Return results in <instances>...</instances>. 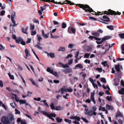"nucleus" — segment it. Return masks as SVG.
<instances>
[{
	"label": "nucleus",
	"instance_id": "obj_1",
	"mask_svg": "<svg viewBox=\"0 0 124 124\" xmlns=\"http://www.w3.org/2000/svg\"><path fill=\"white\" fill-rule=\"evenodd\" d=\"M85 108V111L86 112L85 113V115H87L88 116H91L93 115L96 116L97 114V113L96 111L97 108L95 106H94L92 107V110L89 111L88 109L87 108V106L85 105L83 106Z\"/></svg>",
	"mask_w": 124,
	"mask_h": 124
},
{
	"label": "nucleus",
	"instance_id": "obj_2",
	"mask_svg": "<svg viewBox=\"0 0 124 124\" xmlns=\"http://www.w3.org/2000/svg\"><path fill=\"white\" fill-rule=\"evenodd\" d=\"M79 6L80 8H83V9L86 11H87L90 12L91 11H93V10L92 8H91L88 5H79Z\"/></svg>",
	"mask_w": 124,
	"mask_h": 124
},
{
	"label": "nucleus",
	"instance_id": "obj_3",
	"mask_svg": "<svg viewBox=\"0 0 124 124\" xmlns=\"http://www.w3.org/2000/svg\"><path fill=\"white\" fill-rule=\"evenodd\" d=\"M108 11H105L104 12L105 14H107V15L110 14L112 15H120L121 14V13L118 12H116L112 11L110 9H109L108 10Z\"/></svg>",
	"mask_w": 124,
	"mask_h": 124
},
{
	"label": "nucleus",
	"instance_id": "obj_4",
	"mask_svg": "<svg viewBox=\"0 0 124 124\" xmlns=\"http://www.w3.org/2000/svg\"><path fill=\"white\" fill-rule=\"evenodd\" d=\"M1 121L3 124H10V123L8 118L5 116H3L2 117Z\"/></svg>",
	"mask_w": 124,
	"mask_h": 124
},
{
	"label": "nucleus",
	"instance_id": "obj_5",
	"mask_svg": "<svg viewBox=\"0 0 124 124\" xmlns=\"http://www.w3.org/2000/svg\"><path fill=\"white\" fill-rule=\"evenodd\" d=\"M46 71L47 72H49L50 73L54 75L55 76L58 77V75L57 72L54 71L50 68L48 67L47 68Z\"/></svg>",
	"mask_w": 124,
	"mask_h": 124
},
{
	"label": "nucleus",
	"instance_id": "obj_6",
	"mask_svg": "<svg viewBox=\"0 0 124 124\" xmlns=\"http://www.w3.org/2000/svg\"><path fill=\"white\" fill-rule=\"evenodd\" d=\"M15 12H14V14L12 15H11V21L12 22L14 23V24L13 25L12 24H10V27H15L17 25V24L16 23V22L14 20V17L15 16Z\"/></svg>",
	"mask_w": 124,
	"mask_h": 124
},
{
	"label": "nucleus",
	"instance_id": "obj_7",
	"mask_svg": "<svg viewBox=\"0 0 124 124\" xmlns=\"http://www.w3.org/2000/svg\"><path fill=\"white\" fill-rule=\"evenodd\" d=\"M110 37L109 36H105L102 38V40L101 41L99 42L96 41V42L98 44H101L104 41L106 40H108L110 39Z\"/></svg>",
	"mask_w": 124,
	"mask_h": 124
},
{
	"label": "nucleus",
	"instance_id": "obj_8",
	"mask_svg": "<svg viewBox=\"0 0 124 124\" xmlns=\"http://www.w3.org/2000/svg\"><path fill=\"white\" fill-rule=\"evenodd\" d=\"M9 120L11 123V122L14 120V118L13 115L11 114H9L7 116Z\"/></svg>",
	"mask_w": 124,
	"mask_h": 124
},
{
	"label": "nucleus",
	"instance_id": "obj_9",
	"mask_svg": "<svg viewBox=\"0 0 124 124\" xmlns=\"http://www.w3.org/2000/svg\"><path fill=\"white\" fill-rule=\"evenodd\" d=\"M94 94V92L91 93L90 97V100L93 102L94 104H96V102L95 101Z\"/></svg>",
	"mask_w": 124,
	"mask_h": 124
},
{
	"label": "nucleus",
	"instance_id": "obj_10",
	"mask_svg": "<svg viewBox=\"0 0 124 124\" xmlns=\"http://www.w3.org/2000/svg\"><path fill=\"white\" fill-rule=\"evenodd\" d=\"M70 31H72L73 33L74 34L75 33L76 30L75 29H74L72 28L69 27L68 30V33L70 34L72 33V32Z\"/></svg>",
	"mask_w": 124,
	"mask_h": 124
},
{
	"label": "nucleus",
	"instance_id": "obj_11",
	"mask_svg": "<svg viewBox=\"0 0 124 124\" xmlns=\"http://www.w3.org/2000/svg\"><path fill=\"white\" fill-rule=\"evenodd\" d=\"M67 91V89L65 87H63L60 89L58 91V92H61L62 93V95L63 93Z\"/></svg>",
	"mask_w": 124,
	"mask_h": 124
},
{
	"label": "nucleus",
	"instance_id": "obj_12",
	"mask_svg": "<svg viewBox=\"0 0 124 124\" xmlns=\"http://www.w3.org/2000/svg\"><path fill=\"white\" fill-rule=\"evenodd\" d=\"M62 71L65 73L66 74H67L68 73L72 72L73 70L71 69L68 68L63 70Z\"/></svg>",
	"mask_w": 124,
	"mask_h": 124
},
{
	"label": "nucleus",
	"instance_id": "obj_13",
	"mask_svg": "<svg viewBox=\"0 0 124 124\" xmlns=\"http://www.w3.org/2000/svg\"><path fill=\"white\" fill-rule=\"evenodd\" d=\"M25 58L26 59H27V57L28 56L30 55V53L29 51L27 49H25Z\"/></svg>",
	"mask_w": 124,
	"mask_h": 124
},
{
	"label": "nucleus",
	"instance_id": "obj_14",
	"mask_svg": "<svg viewBox=\"0 0 124 124\" xmlns=\"http://www.w3.org/2000/svg\"><path fill=\"white\" fill-rule=\"evenodd\" d=\"M78 67L82 69L83 68V66L81 64H79L76 65L74 68V69H77V68Z\"/></svg>",
	"mask_w": 124,
	"mask_h": 124
},
{
	"label": "nucleus",
	"instance_id": "obj_15",
	"mask_svg": "<svg viewBox=\"0 0 124 124\" xmlns=\"http://www.w3.org/2000/svg\"><path fill=\"white\" fill-rule=\"evenodd\" d=\"M106 108L108 110H113V107L112 106L109 105L108 104L106 105Z\"/></svg>",
	"mask_w": 124,
	"mask_h": 124
},
{
	"label": "nucleus",
	"instance_id": "obj_16",
	"mask_svg": "<svg viewBox=\"0 0 124 124\" xmlns=\"http://www.w3.org/2000/svg\"><path fill=\"white\" fill-rule=\"evenodd\" d=\"M70 118L73 119H76L78 121H79L80 119L79 117L77 116H72Z\"/></svg>",
	"mask_w": 124,
	"mask_h": 124
},
{
	"label": "nucleus",
	"instance_id": "obj_17",
	"mask_svg": "<svg viewBox=\"0 0 124 124\" xmlns=\"http://www.w3.org/2000/svg\"><path fill=\"white\" fill-rule=\"evenodd\" d=\"M102 18L104 19L102 20L103 21L106 22H109V18L107 17L106 16H104L102 17Z\"/></svg>",
	"mask_w": 124,
	"mask_h": 124
},
{
	"label": "nucleus",
	"instance_id": "obj_18",
	"mask_svg": "<svg viewBox=\"0 0 124 124\" xmlns=\"http://www.w3.org/2000/svg\"><path fill=\"white\" fill-rule=\"evenodd\" d=\"M28 27H27L25 29L23 28H22V32L26 34H27L28 33V32H27V31L28 29Z\"/></svg>",
	"mask_w": 124,
	"mask_h": 124
},
{
	"label": "nucleus",
	"instance_id": "obj_19",
	"mask_svg": "<svg viewBox=\"0 0 124 124\" xmlns=\"http://www.w3.org/2000/svg\"><path fill=\"white\" fill-rule=\"evenodd\" d=\"M116 118L118 117H123V114L119 111H118L116 115Z\"/></svg>",
	"mask_w": 124,
	"mask_h": 124
},
{
	"label": "nucleus",
	"instance_id": "obj_20",
	"mask_svg": "<svg viewBox=\"0 0 124 124\" xmlns=\"http://www.w3.org/2000/svg\"><path fill=\"white\" fill-rule=\"evenodd\" d=\"M65 50V48L64 47L60 46L58 50V51H61L62 52L64 51Z\"/></svg>",
	"mask_w": 124,
	"mask_h": 124
},
{
	"label": "nucleus",
	"instance_id": "obj_21",
	"mask_svg": "<svg viewBox=\"0 0 124 124\" xmlns=\"http://www.w3.org/2000/svg\"><path fill=\"white\" fill-rule=\"evenodd\" d=\"M55 109L56 110H63V108L60 106H57L55 107Z\"/></svg>",
	"mask_w": 124,
	"mask_h": 124
},
{
	"label": "nucleus",
	"instance_id": "obj_22",
	"mask_svg": "<svg viewBox=\"0 0 124 124\" xmlns=\"http://www.w3.org/2000/svg\"><path fill=\"white\" fill-rule=\"evenodd\" d=\"M90 12H93V13H92V14H95V15H101V14H102L101 13V12H98V13L97 14L96 12L93 11V10L92 11H90Z\"/></svg>",
	"mask_w": 124,
	"mask_h": 124
},
{
	"label": "nucleus",
	"instance_id": "obj_23",
	"mask_svg": "<svg viewBox=\"0 0 124 124\" xmlns=\"http://www.w3.org/2000/svg\"><path fill=\"white\" fill-rule=\"evenodd\" d=\"M119 67L120 65L119 64H118L115 66V69L117 72H119L120 71Z\"/></svg>",
	"mask_w": 124,
	"mask_h": 124
},
{
	"label": "nucleus",
	"instance_id": "obj_24",
	"mask_svg": "<svg viewBox=\"0 0 124 124\" xmlns=\"http://www.w3.org/2000/svg\"><path fill=\"white\" fill-rule=\"evenodd\" d=\"M8 75L9 78L13 80L14 79V76L13 75H11L10 72H9L8 73Z\"/></svg>",
	"mask_w": 124,
	"mask_h": 124
},
{
	"label": "nucleus",
	"instance_id": "obj_25",
	"mask_svg": "<svg viewBox=\"0 0 124 124\" xmlns=\"http://www.w3.org/2000/svg\"><path fill=\"white\" fill-rule=\"evenodd\" d=\"M91 34L92 35L95 36H98L99 35V34L98 32H92Z\"/></svg>",
	"mask_w": 124,
	"mask_h": 124
},
{
	"label": "nucleus",
	"instance_id": "obj_26",
	"mask_svg": "<svg viewBox=\"0 0 124 124\" xmlns=\"http://www.w3.org/2000/svg\"><path fill=\"white\" fill-rule=\"evenodd\" d=\"M12 94L14 96L15 99L16 101L17 102H19L20 100H19V98L17 96V95L15 94Z\"/></svg>",
	"mask_w": 124,
	"mask_h": 124
},
{
	"label": "nucleus",
	"instance_id": "obj_27",
	"mask_svg": "<svg viewBox=\"0 0 124 124\" xmlns=\"http://www.w3.org/2000/svg\"><path fill=\"white\" fill-rule=\"evenodd\" d=\"M119 93L122 94H124V88H122L121 90H120L118 91Z\"/></svg>",
	"mask_w": 124,
	"mask_h": 124
},
{
	"label": "nucleus",
	"instance_id": "obj_28",
	"mask_svg": "<svg viewBox=\"0 0 124 124\" xmlns=\"http://www.w3.org/2000/svg\"><path fill=\"white\" fill-rule=\"evenodd\" d=\"M56 120L58 123H61L62 121V119L59 117H57L56 118Z\"/></svg>",
	"mask_w": 124,
	"mask_h": 124
},
{
	"label": "nucleus",
	"instance_id": "obj_29",
	"mask_svg": "<svg viewBox=\"0 0 124 124\" xmlns=\"http://www.w3.org/2000/svg\"><path fill=\"white\" fill-rule=\"evenodd\" d=\"M50 106L52 110H54L55 109V108L54 106V104L53 103H52L50 105Z\"/></svg>",
	"mask_w": 124,
	"mask_h": 124
},
{
	"label": "nucleus",
	"instance_id": "obj_30",
	"mask_svg": "<svg viewBox=\"0 0 124 124\" xmlns=\"http://www.w3.org/2000/svg\"><path fill=\"white\" fill-rule=\"evenodd\" d=\"M29 80L31 82L32 84L34 85L37 86L34 80L32 78H30L29 79Z\"/></svg>",
	"mask_w": 124,
	"mask_h": 124
},
{
	"label": "nucleus",
	"instance_id": "obj_31",
	"mask_svg": "<svg viewBox=\"0 0 124 124\" xmlns=\"http://www.w3.org/2000/svg\"><path fill=\"white\" fill-rule=\"evenodd\" d=\"M43 102L44 104V105L48 107L49 108V106L48 105V104L46 102V100H44L43 101H41V102Z\"/></svg>",
	"mask_w": 124,
	"mask_h": 124
},
{
	"label": "nucleus",
	"instance_id": "obj_32",
	"mask_svg": "<svg viewBox=\"0 0 124 124\" xmlns=\"http://www.w3.org/2000/svg\"><path fill=\"white\" fill-rule=\"evenodd\" d=\"M22 40V39L20 37L18 38L16 40V42L17 43H19Z\"/></svg>",
	"mask_w": 124,
	"mask_h": 124
},
{
	"label": "nucleus",
	"instance_id": "obj_33",
	"mask_svg": "<svg viewBox=\"0 0 124 124\" xmlns=\"http://www.w3.org/2000/svg\"><path fill=\"white\" fill-rule=\"evenodd\" d=\"M118 121L119 124H123V122L124 121V118L123 117L122 120L120 119H119Z\"/></svg>",
	"mask_w": 124,
	"mask_h": 124
},
{
	"label": "nucleus",
	"instance_id": "obj_34",
	"mask_svg": "<svg viewBox=\"0 0 124 124\" xmlns=\"http://www.w3.org/2000/svg\"><path fill=\"white\" fill-rule=\"evenodd\" d=\"M41 113H42L43 115H44L47 116H48L49 114L47 112L45 111H42L41 112Z\"/></svg>",
	"mask_w": 124,
	"mask_h": 124
},
{
	"label": "nucleus",
	"instance_id": "obj_35",
	"mask_svg": "<svg viewBox=\"0 0 124 124\" xmlns=\"http://www.w3.org/2000/svg\"><path fill=\"white\" fill-rule=\"evenodd\" d=\"M41 113H42L43 115H44L47 116H48L49 114L47 112L45 111H42L41 112Z\"/></svg>",
	"mask_w": 124,
	"mask_h": 124
},
{
	"label": "nucleus",
	"instance_id": "obj_36",
	"mask_svg": "<svg viewBox=\"0 0 124 124\" xmlns=\"http://www.w3.org/2000/svg\"><path fill=\"white\" fill-rule=\"evenodd\" d=\"M26 101L25 100H20L19 102L20 104H23L25 103Z\"/></svg>",
	"mask_w": 124,
	"mask_h": 124
},
{
	"label": "nucleus",
	"instance_id": "obj_37",
	"mask_svg": "<svg viewBox=\"0 0 124 124\" xmlns=\"http://www.w3.org/2000/svg\"><path fill=\"white\" fill-rule=\"evenodd\" d=\"M47 55H49L51 58H53L54 57V54L53 53H51L49 54H48Z\"/></svg>",
	"mask_w": 124,
	"mask_h": 124
},
{
	"label": "nucleus",
	"instance_id": "obj_38",
	"mask_svg": "<svg viewBox=\"0 0 124 124\" xmlns=\"http://www.w3.org/2000/svg\"><path fill=\"white\" fill-rule=\"evenodd\" d=\"M75 45L72 44H70L69 45L68 47L70 49L72 48L73 47H74L75 46Z\"/></svg>",
	"mask_w": 124,
	"mask_h": 124
},
{
	"label": "nucleus",
	"instance_id": "obj_39",
	"mask_svg": "<svg viewBox=\"0 0 124 124\" xmlns=\"http://www.w3.org/2000/svg\"><path fill=\"white\" fill-rule=\"evenodd\" d=\"M20 76L21 78L22 79V80L23 82V83L24 84L25 86H26V84L25 82V80H24V79L23 78V76L21 75H20Z\"/></svg>",
	"mask_w": 124,
	"mask_h": 124
},
{
	"label": "nucleus",
	"instance_id": "obj_40",
	"mask_svg": "<svg viewBox=\"0 0 124 124\" xmlns=\"http://www.w3.org/2000/svg\"><path fill=\"white\" fill-rule=\"evenodd\" d=\"M106 98L108 101H111L112 100L111 96H110L109 97V96H108L106 97Z\"/></svg>",
	"mask_w": 124,
	"mask_h": 124
},
{
	"label": "nucleus",
	"instance_id": "obj_41",
	"mask_svg": "<svg viewBox=\"0 0 124 124\" xmlns=\"http://www.w3.org/2000/svg\"><path fill=\"white\" fill-rule=\"evenodd\" d=\"M107 27L110 30H112L113 29V27L112 25H108L107 26Z\"/></svg>",
	"mask_w": 124,
	"mask_h": 124
},
{
	"label": "nucleus",
	"instance_id": "obj_42",
	"mask_svg": "<svg viewBox=\"0 0 124 124\" xmlns=\"http://www.w3.org/2000/svg\"><path fill=\"white\" fill-rule=\"evenodd\" d=\"M67 2V3H67L69 4H70L71 5H72L73 4V3H72L70 1L68 0H66L64 2Z\"/></svg>",
	"mask_w": 124,
	"mask_h": 124
},
{
	"label": "nucleus",
	"instance_id": "obj_43",
	"mask_svg": "<svg viewBox=\"0 0 124 124\" xmlns=\"http://www.w3.org/2000/svg\"><path fill=\"white\" fill-rule=\"evenodd\" d=\"M119 35L121 39H124V33L119 34Z\"/></svg>",
	"mask_w": 124,
	"mask_h": 124
},
{
	"label": "nucleus",
	"instance_id": "obj_44",
	"mask_svg": "<svg viewBox=\"0 0 124 124\" xmlns=\"http://www.w3.org/2000/svg\"><path fill=\"white\" fill-rule=\"evenodd\" d=\"M35 46L39 49L40 50H42V47L38 45H35Z\"/></svg>",
	"mask_w": 124,
	"mask_h": 124
},
{
	"label": "nucleus",
	"instance_id": "obj_45",
	"mask_svg": "<svg viewBox=\"0 0 124 124\" xmlns=\"http://www.w3.org/2000/svg\"><path fill=\"white\" fill-rule=\"evenodd\" d=\"M35 28L34 25L31 24L30 29L32 31L34 30Z\"/></svg>",
	"mask_w": 124,
	"mask_h": 124
},
{
	"label": "nucleus",
	"instance_id": "obj_46",
	"mask_svg": "<svg viewBox=\"0 0 124 124\" xmlns=\"http://www.w3.org/2000/svg\"><path fill=\"white\" fill-rule=\"evenodd\" d=\"M66 27V24L64 23H62V28H65Z\"/></svg>",
	"mask_w": 124,
	"mask_h": 124
},
{
	"label": "nucleus",
	"instance_id": "obj_47",
	"mask_svg": "<svg viewBox=\"0 0 124 124\" xmlns=\"http://www.w3.org/2000/svg\"><path fill=\"white\" fill-rule=\"evenodd\" d=\"M107 61H104L103 62L101 63V64L103 65L104 66H108V65L107 63Z\"/></svg>",
	"mask_w": 124,
	"mask_h": 124
},
{
	"label": "nucleus",
	"instance_id": "obj_48",
	"mask_svg": "<svg viewBox=\"0 0 124 124\" xmlns=\"http://www.w3.org/2000/svg\"><path fill=\"white\" fill-rule=\"evenodd\" d=\"M73 62V59H71L68 61V64L69 65H70Z\"/></svg>",
	"mask_w": 124,
	"mask_h": 124
},
{
	"label": "nucleus",
	"instance_id": "obj_49",
	"mask_svg": "<svg viewBox=\"0 0 124 124\" xmlns=\"http://www.w3.org/2000/svg\"><path fill=\"white\" fill-rule=\"evenodd\" d=\"M90 56V54H89L85 53L84 55V58H88Z\"/></svg>",
	"mask_w": 124,
	"mask_h": 124
},
{
	"label": "nucleus",
	"instance_id": "obj_50",
	"mask_svg": "<svg viewBox=\"0 0 124 124\" xmlns=\"http://www.w3.org/2000/svg\"><path fill=\"white\" fill-rule=\"evenodd\" d=\"M68 65H69L68 63H66L65 65L64 64V66H63V68H69L70 67Z\"/></svg>",
	"mask_w": 124,
	"mask_h": 124
},
{
	"label": "nucleus",
	"instance_id": "obj_51",
	"mask_svg": "<svg viewBox=\"0 0 124 124\" xmlns=\"http://www.w3.org/2000/svg\"><path fill=\"white\" fill-rule=\"evenodd\" d=\"M37 37L39 41H40L42 39V38L40 37V35H37Z\"/></svg>",
	"mask_w": 124,
	"mask_h": 124
},
{
	"label": "nucleus",
	"instance_id": "obj_52",
	"mask_svg": "<svg viewBox=\"0 0 124 124\" xmlns=\"http://www.w3.org/2000/svg\"><path fill=\"white\" fill-rule=\"evenodd\" d=\"M101 81L104 83H106V81L105 79V78H102L101 79Z\"/></svg>",
	"mask_w": 124,
	"mask_h": 124
},
{
	"label": "nucleus",
	"instance_id": "obj_53",
	"mask_svg": "<svg viewBox=\"0 0 124 124\" xmlns=\"http://www.w3.org/2000/svg\"><path fill=\"white\" fill-rule=\"evenodd\" d=\"M64 120L65 122L68 123L69 124H70L71 123V121L68 119H64Z\"/></svg>",
	"mask_w": 124,
	"mask_h": 124
},
{
	"label": "nucleus",
	"instance_id": "obj_54",
	"mask_svg": "<svg viewBox=\"0 0 124 124\" xmlns=\"http://www.w3.org/2000/svg\"><path fill=\"white\" fill-rule=\"evenodd\" d=\"M15 111L16 112L15 114H20V112L17 109H15Z\"/></svg>",
	"mask_w": 124,
	"mask_h": 124
},
{
	"label": "nucleus",
	"instance_id": "obj_55",
	"mask_svg": "<svg viewBox=\"0 0 124 124\" xmlns=\"http://www.w3.org/2000/svg\"><path fill=\"white\" fill-rule=\"evenodd\" d=\"M96 70H98L99 72H101L102 71V69L101 68H97L96 69Z\"/></svg>",
	"mask_w": 124,
	"mask_h": 124
},
{
	"label": "nucleus",
	"instance_id": "obj_56",
	"mask_svg": "<svg viewBox=\"0 0 124 124\" xmlns=\"http://www.w3.org/2000/svg\"><path fill=\"white\" fill-rule=\"evenodd\" d=\"M31 32V34L32 36L36 34V31H32Z\"/></svg>",
	"mask_w": 124,
	"mask_h": 124
},
{
	"label": "nucleus",
	"instance_id": "obj_57",
	"mask_svg": "<svg viewBox=\"0 0 124 124\" xmlns=\"http://www.w3.org/2000/svg\"><path fill=\"white\" fill-rule=\"evenodd\" d=\"M22 121V120L21 119V118H18L17 120V121L18 122V124H19L20 122L21 123Z\"/></svg>",
	"mask_w": 124,
	"mask_h": 124
},
{
	"label": "nucleus",
	"instance_id": "obj_58",
	"mask_svg": "<svg viewBox=\"0 0 124 124\" xmlns=\"http://www.w3.org/2000/svg\"><path fill=\"white\" fill-rule=\"evenodd\" d=\"M81 119L83 120L86 123H88V121L85 118H84L83 117H81Z\"/></svg>",
	"mask_w": 124,
	"mask_h": 124
},
{
	"label": "nucleus",
	"instance_id": "obj_59",
	"mask_svg": "<svg viewBox=\"0 0 124 124\" xmlns=\"http://www.w3.org/2000/svg\"><path fill=\"white\" fill-rule=\"evenodd\" d=\"M34 99L35 101H40L41 100V98L40 97H38L37 99L36 98H34Z\"/></svg>",
	"mask_w": 124,
	"mask_h": 124
},
{
	"label": "nucleus",
	"instance_id": "obj_60",
	"mask_svg": "<svg viewBox=\"0 0 124 124\" xmlns=\"http://www.w3.org/2000/svg\"><path fill=\"white\" fill-rule=\"evenodd\" d=\"M92 85L94 88H95V87L97 89L98 88V86L97 85L95 84L94 83H93V84H92Z\"/></svg>",
	"mask_w": 124,
	"mask_h": 124
},
{
	"label": "nucleus",
	"instance_id": "obj_61",
	"mask_svg": "<svg viewBox=\"0 0 124 124\" xmlns=\"http://www.w3.org/2000/svg\"><path fill=\"white\" fill-rule=\"evenodd\" d=\"M85 62L86 63H88L90 64V61L89 60H88L87 59H86L85 61Z\"/></svg>",
	"mask_w": 124,
	"mask_h": 124
},
{
	"label": "nucleus",
	"instance_id": "obj_62",
	"mask_svg": "<svg viewBox=\"0 0 124 124\" xmlns=\"http://www.w3.org/2000/svg\"><path fill=\"white\" fill-rule=\"evenodd\" d=\"M50 115L54 117H55L56 116V114L53 113H51L50 114Z\"/></svg>",
	"mask_w": 124,
	"mask_h": 124
},
{
	"label": "nucleus",
	"instance_id": "obj_63",
	"mask_svg": "<svg viewBox=\"0 0 124 124\" xmlns=\"http://www.w3.org/2000/svg\"><path fill=\"white\" fill-rule=\"evenodd\" d=\"M79 53L78 52H76V54L75 56V57L76 58H78V57L79 55Z\"/></svg>",
	"mask_w": 124,
	"mask_h": 124
},
{
	"label": "nucleus",
	"instance_id": "obj_64",
	"mask_svg": "<svg viewBox=\"0 0 124 124\" xmlns=\"http://www.w3.org/2000/svg\"><path fill=\"white\" fill-rule=\"evenodd\" d=\"M21 124H26L27 123L25 121V120H22L21 123Z\"/></svg>",
	"mask_w": 124,
	"mask_h": 124
}]
</instances>
